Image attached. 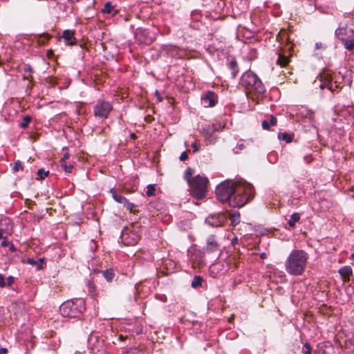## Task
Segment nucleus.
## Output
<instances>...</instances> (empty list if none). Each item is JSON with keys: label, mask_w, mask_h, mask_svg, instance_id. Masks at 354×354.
Instances as JSON below:
<instances>
[{"label": "nucleus", "mask_w": 354, "mask_h": 354, "mask_svg": "<svg viewBox=\"0 0 354 354\" xmlns=\"http://www.w3.org/2000/svg\"><path fill=\"white\" fill-rule=\"evenodd\" d=\"M240 84L244 87L248 97L253 100L262 99L265 96L266 88L259 77L248 71L241 78Z\"/></svg>", "instance_id": "1"}, {"label": "nucleus", "mask_w": 354, "mask_h": 354, "mask_svg": "<svg viewBox=\"0 0 354 354\" xmlns=\"http://www.w3.org/2000/svg\"><path fill=\"white\" fill-rule=\"evenodd\" d=\"M254 189L253 186L244 180H239L233 191L230 201V206L241 207L254 198Z\"/></svg>", "instance_id": "2"}, {"label": "nucleus", "mask_w": 354, "mask_h": 354, "mask_svg": "<svg viewBox=\"0 0 354 354\" xmlns=\"http://www.w3.org/2000/svg\"><path fill=\"white\" fill-rule=\"evenodd\" d=\"M308 254L304 250H297L290 252L285 262L286 271L291 275H301L305 270Z\"/></svg>", "instance_id": "3"}, {"label": "nucleus", "mask_w": 354, "mask_h": 354, "mask_svg": "<svg viewBox=\"0 0 354 354\" xmlns=\"http://www.w3.org/2000/svg\"><path fill=\"white\" fill-rule=\"evenodd\" d=\"M85 302L81 298L67 300L59 307V312L64 317L78 318L85 310Z\"/></svg>", "instance_id": "4"}, {"label": "nucleus", "mask_w": 354, "mask_h": 354, "mask_svg": "<svg viewBox=\"0 0 354 354\" xmlns=\"http://www.w3.org/2000/svg\"><path fill=\"white\" fill-rule=\"evenodd\" d=\"M208 178L205 176L196 175L192 178L189 184L191 195L196 199L203 198L207 192Z\"/></svg>", "instance_id": "5"}, {"label": "nucleus", "mask_w": 354, "mask_h": 354, "mask_svg": "<svg viewBox=\"0 0 354 354\" xmlns=\"http://www.w3.org/2000/svg\"><path fill=\"white\" fill-rule=\"evenodd\" d=\"M236 185V182L234 183L230 180H225L220 183L216 188V195L221 202H227L230 201L233 194V191Z\"/></svg>", "instance_id": "6"}, {"label": "nucleus", "mask_w": 354, "mask_h": 354, "mask_svg": "<svg viewBox=\"0 0 354 354\" xmlns=\"http://www.w3.org/2000/svg\"><path fill=\"white\" fill-rule=\"evenodd\" d=\"M134 36L136 41L139 44L150 45L156 39L154 33L143 28H136Z\"/></svg>", "instance_id": "7"}, {"label": "nucleus", "mask_w": 354, "mask_h": 354, "mask_svg": "<svg viewBox=\"0 0 354 354\" xmlns=\"http://www.w3.org/2000/svg\"><path fill=\"white\" fill-rule=\"evenodd\" d=\"M113 107L110 102L100 100L94 106L93 113L95 118L105 119L108 117Z\"/></svg>", "instance_id": "8"}, {"label": "nucleus", "mask_w": 354, "mask_h": 354, "mask_svg": "<svg viewBox=\"0 0 354 354\" xmlns=\"http://www.w3.org/2000/svg\"><path fill=\"white\" fill-rule=\"evenodd\" d=\"M221 127L220 124H205L202 127L201 132L208 144L212 145L216 142V137L214 133L218 131Z\"/></svg>", "instance_id": "9"}, {"label": "nucleus", "mask_w": 354, "mask_h": 354, "mask_svg": "<svg viewBox=\"0 0 354 354\" xmlns=\"http://www.w3.org/2000/svg\"><path fill=\"white\" fill-rule=\"evenodd\" d=\"M120 239L124 245H134L139 241L140 236L131 230H124L121 232Z\"/></svg>", "instance_id": "10"}, {"label": "nucleus", "mask_w": 354, "mask_h": 354, "mask_svg": "<svg viewBox=\"0 0 354 354\" xmlns=\"http://www.w3.org/2000/svg\"><path fill=\"white\" fill-rule=\"evenodd\" d=\"M201 100L205 107H213L218 102V95L214 92L208 91L203 95Z\"/></svg>", "instance_id": "11"}, {"label": "nucleus", "mask_w": 354, "mask_h": 354, "mask_svg": "<svg viewBox=\"0 0 354 354\" xmlns=\"http://www.w3.org/2000/svg\"><path fill=\"white\" fill-rule=\"evenodd\" d=\"M277 40L281 44L287 47L288 50H292L293 46L290 40L289 33L287 30L282 29L277 36Z\"/></svg>", "instance_id": "12"}, {"label": "nucleus", "mask_w": 354, "mask_h": 354, "mask_svg": "<svg viewBox=\"0 0 354 354\" xmlns=\"http://www.w3.org/2000/svg\"><path fill=\"white\" fill-rule=\"evenodd\" d=\"M0 229H2L6 236L11 234L13 230V223L12 221L8 217L1 218L0 220Z\"/></svg>", "instance_id": "13"}, {"label": "nucleus", "mask_w": 354, "mask_h": 354, "mask_svg": "<svg viewBox=\"0 0 354 354\" xmlns=\"http://www.w3.org/2000/svg\"><path fill=\"white\" fill-rule=\"evenodd\" d=\"M205 251L207 253H213L219 251V246L216 241L215 236L211 235L207 238Z\"/></svg>", "instance_id": "14"}, {"label": "nucleus", "mask_w": 354, "mask_h": 354, "mask_svg": "<svg viewBox=\"0 0 354 354\" xmlns=\"http://www.w3.org/2000/svg\"><path fill=\"white\" fill-rule=\"evenodd\" d=\"M74 34V31L71 30H65L63 32L62 37L67 45H73L76 43V38Z\"/></svg>", "instance_id": "15"}, {"label": "nucleus", "mask_w": 354, "mask_h": 354, "mask_svg": "<svg viewBox=\"0 0 354 354\" xmlns=\"http://www.w3.org/2000/svg\"><path fill=\"white\" fill-rule=\"evenodd\" d=\"M339 273L344 281H347L352 274V269L350 266H344L339 270Z\"/></svg>", "instance_id": "16"}, {"label": "nucleus", "mask_w": 354, "mask_h": 354, "mask_svg": "<svg viewBox=\"0 0 354 354\" xmlns=\"http://www.w3.org/2000/svg\"><path fill=\"white\" fill-rule=\"evenodd\" d=\"M102 12L104 13L109 14L113 17L116 15V14L118 13V10L115 8V7L111 4V2L106 3L102 10Z\"/></svg>", "instance_id": "17"}, {"label": "nucleus", "mask_w": 354, "mask_h": 354, "mask_svg": "<svg viewBox=\"0 0 354 354\" xmlns=\"http://www.w3.org/2000/svg\"><path fill=\"white\" fill-rule=\"evenodd\" d=\"M300 214L297 212L293 213L289 220L288 221V224L291 228H295L296 223L299 222L300 220Z\"/></svg>", "instance_id": "18"}, {"label": "nucleus", "mask_w": 354, "mask_h": 354, "mask_svg": "<svg viewBox=\"0 0 354 354\" xmlns=\"http://www.w3.org/2000/svg\"><path fill=\"white\" fill-rule=\"evenodd\" d=\"M277 124V118L273 116H270L269 121L263 120L262 122V127L263 129L268 130L271 126H274Z\"/></svg>", "instance_id": "19"}, {"label": "nucleus", "mask_w": 354, "mask_h": 354, "mask_svg": "<svg viewBox=\"0 0 354 354\" xmlns=\"http://www.w3.org/2000/svg\"><path fill=\"white\" fill-rule=\"evenodd\" d=\"M229 68L232 70V76L234 78L239 73L238 64L236 59H232L228 64Z\"/></svg>", "instance_id": "20"}, {"label": "nucleus", "mask_w": 354, "mask_h": 354, "mask_svg": "<svg viewBox=\"0 0 354 354\" xmlns=\"http://www.w3.org/2000/svg\"><path fill=\"white\" fill-rule=\"evenodd\" d=\"M335 35L341 41L345 40L346 35V27L337 28L335 30Z\"/></svg>", "instance_id": "21"}, {"label": "nucleus", "mask_w": 354, "mask_h": 354, "mask_svg": "<svg viewBox=\"0 0 354 354\" xmlns=\"http://www.w3.org/2000/svg\"><path fill=\"white\" fill-rule=\"evenodd\" d=\"M277 63V64L280 65L281 67H285L289 63V58H288V57H287L284 55L279 53Z\"/></svg>", "instance_id": "22"}, {"label": "nucleus", "mask_w": 354, "mask_h": 354, "mask_svg": "<svg viewBox=\"0 0 354 354\" xmlns=\"http://www.w3.org/2000/svg\"><path fill=\"white\" fill-rule=\"evenodd\" d=\"M27 262L31 266H36L38 270L43 268L44 260L42 259H39L38 261H36L32 258H28L27 259Z\"/></svg>", "instance_id": "23"}, {"label": "nucleus", "mask_w": 354, "mask_h": 354, "mask_svg": "<svg viewBox=\"0 0 354 354\" xmlns=\"http://www.w3.org/2000/svg\"><path fill=\"white\" fill-rule=\"evenodd\" d=\"M321 87L327 88L332 92H335L336 88H338V86L336 85L335 83H333L331 80H327L322 84Z\"/></svg>", "instance_id": "24"}, {"label": "nucleus", "mask_w": 354, "mask_h": 354, "mask_svg": "<svg viewBox=\"0 0 354 354\" xmlns=\"http://www.w3.org/2000/svg\"><path fill=\"white\" fill-rule=\"evenodd\" d=\"M111 192L112 194V197L116 202H118L119 203H122V204H124L125 202H127V198L125 197L117 194L116 192L113 189H111Z\"/></svg>", "instance_id": "25"}, {"label": "nucleus", "mask_w": 354, "mask_h": 354, "mask_svg": "<svg viewBox=\"0 0 354 354\" xmlns=\"http://www.w3.org/2000/svg\"><path fill=\"white\" fill-rule=\"evenodd\" d=\"M203 278L201 276H194L192 281V287L197 288L202 286Z\"/></svg>", "instance_id": "26"}, {"label": "nucleus", "mask_w": 354, "mask_h": 354, "mask_svg": "<svg viewBox=\"0 0 354 354\" xmlns=\"http://www.w3.org/2000/svg\"><path fill=\"white\" fill-rule=\"evenodd\" d=\"M102 274H103L104 277L108 281H111L115 276V273L112 269H107L106 270H104L102 272Z\"/></svg>", "instance_id": "27"}, {"label": "nucleus", "mask_w": 354, "mask_h": 354, "mask_svg": "<svg viewBox=\"0 0 354 354\" xmlns=\"http://www.w3.org/2000/svg\"><path fill=\"white\" fill-rule=\"evenodd\" d=\"M62 167L64 169L65 172L71 174L73 171V166L71 163H68L67 161H60Z\"/></svg>", "instance_id": "28"}, {"label": "nucleus", "mask_w": 354, "mask_h": 354, "mask_svg": "<svg viewBox=\"0 0 354 354\" xmlns=\"http://www.w3.org/2000/svg\"><path fill=\"white\" fill-rule=\"evenodd\" d=\"M194 174V170L192 168H187L184 174V178L186 180L188 184H189L192 180V175Z\"/></svg>", "instance_id": "29"}, {"label": "nucleus", "mask_w": 354, "mask_h": 354, "mask_svg": "<svg viewBox=\"0 0 354 354\" xmlns=\"http://www.w3.org/2000/svg\"><path fill=\"white\" fill-rule=\"evenodd\" d=\"M344 48L348 50H354V41L353 39H346L342 41Z\"/></svg>", "instance_id": "30"}, {"label": "nucleus", "mask_w": 354, "mask_h": 354, "mask_svg": "<svg viewBox=\"0 0 354 354\" xmlns=\"http://www.w3.org/2000/svg\"><path fill=\"white\" fill-rule=\"evenodd\" d=\"M230 219L234 225H236L240 221V214L238 212H234L230 214Z\"/></svg>", "instance_id": "31"}, {"label": "nucleus", "mask_w": 354, "mask_h": 354, "mask_svg": "<svg viewBox=\"0 0 354 354\" xmlns=\"http://www.w3.org/2000/svg\"><path fill=\"white\" fill-rule=\"evenodd\" d=\"M147 192H146V194H147V196L151 197V196H155V194H156V188H155V185H154L150 184V185H147Z\"/></svg>", "instance_id": "32"}, {"label": "nucleus", "mask_w": 354, "mask_h": 354, "mask_svg": "<svg viewBox=\"0 0 354 354\" xmlns=\"http://www.w3.org/2000/svg\"><path fill=\"white\" fill-rule=\"evenodd\" d=\"M31 120H32V118L30 116H29V115L24 116L23 118L22 122L20 124V127L22 129H26V127H28V126Z\"/></svg>", "instance_id": "33"}, {"label": "nucleus", "mask_w": 354, "mask_h": 354, "mask_svg": "<svg viewBox=\"0 0 354 354\" xmlns=\"http://www.w3.org/2000/svg\"><path fill=\"white\" fill-rule=\"evenodd\" d=\"M49 38H50V37L47 34L40 35L39 36V38H38V40H37L38 44L39 45H44V44H45L48 41Z\"/></svg>", "instance_id": "34"}, {"label": "nucleus", "mask_w": 354, "mask_h": 354, "mask_svg": "<svg viewBox=\"0 0 354 354\" xmlns=\"http://www.w3.org/2000/svg\"><path fill=\"white\" fill-rule=\"evenodd\" d=\"M278 137L279 140H284L287 143L290 142L292 140L290 135L288 134V133H279Z\"/></svg>", "instance_id": "35"}, {"label": "nucleus", "mask_w": 354, "mask_h": 354, "mask_svg": "<svg viewBox=\"0 0 354 354\" xmlns=\"http://www.w3.org/2000/svg\"><path fill=\"white\" fill-rule=\"evenodd\" d=\"M301 352L304 354H312V348L308 342L304 344Z\"/></svg>", "instance_id": "36"}, {"label": "nucleus", "mask_w": 354, "mask_h": 354, "mask_svg": "<svg viewBox=\"0 0 354 354\" xmlns=\"http://www.w3.org/2000/svg\"><path fill=\"white\" fill-rule=\"evenodd\" d=\"M87 288H88V290L89 292V293L92 296H94L95 295V284L92 281H88L87 282Z\"/></svg>", "instance_id": "37"}, {"label": "nucleus", "mask_w": 354, "mask_h": 354, "mask_svg": "<svg viewBox=\"0 0 354 354\" xmlns=\"http://www.w3.org/2000/svg\"><path fill=\"white\" fill-rule=\"evenodd\" d=\"M21 170H23V166L21 162L19 160L15 161L14 163L13 171L15 172H17Z\"/></svg>", "instance_id": "38"}, {"label": "nucleus", "mask_w": 354, "mask_h": 354, "mask_svg": "<svg viewBox=\"0 0 354 354\" xmlns=\"http://www.w3.org/2000/svg\"><path fill=\"white\" fill-rule=\"evenodd\" d=\"M48 171H46L44 169H39L37 171V175L40 179H44L48 174Z\"/></svg>", "instance_id": "39"}, {"label": "nucleus", "mask_w": 354, "mask_h": 354, "mask_svg": "<svg viewBox=\"0 0 354 354\" xmlns=\"http://www.w3.org/2000/svg\"><path fill=\"white\" fill-rule=\"evenodd\" d=\"M124 205L127 207V209L130 210L131 212H136V210H134L136 205L133 203H130L127 200V202L124 203Z\"/></svg>", "instance_id": "40"}, {"label": "nucleus", "mask_w": 354, "mask_h": 354, "mask_svg": "<svg viewBox=\"0 0 354 354\" xmlns=\"http://www.w3.org/2000/svg\"><path fill=\"white\" fill-rule=\"evenodd\" d=\"M187 159H188V153H187V151H183L181 153L180 156V160L181 161H185V160H186Z\"/></svg>", "instance_id": "41"}, {"label": "nucleus", "mask_w": 354, "mask_h": 354, "mask_svg": "<svg viewBox=\"0 0 354 354\" xmlns=\"http://www.w3.org/2000/svg\"><path fill=\"white\" fill-rule=\"evenodd\" d=\"M6 286L4 275L0 274V287L3 288Z\"/></svg>", "instance_id": "42"}, {"label": "nucleus", "mask_w": 354, "mask_h": 354, "mask_svg": "<svg viewBox=\"0 0 354 354\" xmlns=\"http://www.w3.org/2000/svg\"><path fill=\"white\" fill-rule=\"evenodd\" d=\"M14 277L12 276H9L8 278H7V285L8 286H11L13 283H14Z\"/></svg>", "instance_id": "43"}, {"label": "nucleus", "mask_w": 354, "mask_h": 354, "mask_svg": "<svg viewBox=\"0 0 354 354\" xmlns=\"http://www.w3.org/2000/svg\"><path fill=\"white\" fill-rule=\"evenodd\" d=\"M69 158H70L69 153L68 152H65L60 161L66 162Z\"/></svg>", "instance_id": "44"}, {"label": "nucleus", "mask_w": 354, "mask_h": 354, "mask_svg": "<svg viewBox=\"0 0 354 354\" xmlns=\"http://www.w3.org/2000/svg\"><path fill=\"white\" fill-rule=\"evenodd\" d=\"M122 354H136V352L135 349L129 348L123 352Z\"/></svg>", "instance_id": "45"}, {"label": "nucleus", "mask_w": 354, "mask_h": 354, "mask_svg": "<svg viewBox=\"0 0 354 354\" xmlns=\"http://www.w3.org/2000/svg\"><path fill=\"white\" fill-rule=\"evenodd\" d=\"M192 147L193 149V151L194 153H196L199 151V147H198L196 142H194L192 145Z\"/></svg>", "instance_id": "46"}, {"label": "nucleus", "mask_w": 354, "mask_h": 354, "mask_svg": "<svg viewBox=\"0 0 354 354\" xmlns=\"http://www.w3.org/2000/svg\"><path fill=\"white\" fill-rule=\"evenodd\" d=\"M9 250L10 252H15L17 250L16 248L15 247V245L12 244V243H10L9 244Z\"/></svg>", "instance_id": "47"}, {"label": "nucleus", "mask_w": 354, "mask_h": 354, "mask_svg": "<svg viewBox=\"0 0 354 354\" xmlns=\"http://www.w3.org/2000/svg\"><path fill=\"white\" fill-rule=\"evenodd\" d=\"M155 95H156L158 102L162 101V97L160 96V94L159 93V92L158 91H156Z\"/></svg>", "instance_id": "48"}, {"label": "nucleus", "mask_w": 354, "mask_h": 354, "mask_svg": "<svg viewBox=\"0 0 354 354\" xmlns=\"http://www.w3.org/2000/svg\"><path fill=\"white\" fill-rule=\"evenodd\" d=\"M10 242H8V241H6V240L5 239V240H3V241L1 242V246L6 247V246H9V244H10Z\"/></svg>", "instance_id": "49"}, {"label": "nucleus", "mask_w": 354, "mask_h": 354, "mask_svg": "<svg viewBox=\"0 0 354 354\" xmlns=\"http://www.w3.org/2000/svg\"><path fill=\"white\" fill-rule=\"evenodd\" d=\"M6 234L3 232L2 229H0V239H6Z\"/></svg>", "instance_id": "50"}, {"label": "nucleus", "mask_w": 354, "mask_h": 354, "mask_svg": "<svg viewBox=\"0 0 354 354\" xmlns=\"http://www.w3.org/2000/svg\"><path fill=\"white\" fill-rule=\"evenodd\" d=\"M8 353V349L6 348H0V354H6Z\"/></svg>", "instance_id": "51"}, {"label": "nucleus", "mask_w": 354, "mask_h": 354, "mask_svg": "<svg viewBox=\"0 0 354 354\" xmlns=\"http://www.w3.org/2000/svg\"><path fill=\"white\" fill-rule=\"evenodd\" d=\"M315 47L317 49H319L323 47V44L322 43H316Z\"/></svg>", "instance_id": "52"}, {"label": "nucleus", "mask_w": 354, "mask_h": 354, "mask_svg": "<svg viewBox=\"0 0 354 354\" xmlns=\"http://www.w3.org/2000/svg\"><path fill=\"white\" fill-rule=\"evenodd\" d=\"M266 257H267V254H266V253H265V252H262V253L260 254V258H261V259H266Z\"/></svg>", "instance_id": "53"}, {"label": "nucleus", "mask_w": 354, "mask_h": 354, "mask_svg": "<svg viewBox=\"0 0 354 354\" xmlns=\"http://www.w3.org/2000/svg\"><path fill=\"white\" fill-rule=\"evenodd\" d=\"M25 71L31 73L32 71V69L31 68V67L30 66H27L25 68Z\"/></svg>", "instance_id": "54"}, {"label": "nucleus", "mask_w": 354, "mask_h": 354, "mask_svg": "<svg viewBox=\"0 0 354 354\" xmlns=\"http://www.w3.org/2000/svg\"><path fill=\"white\" fill-rule=\"evenodd\" d=\"M237 147L239 148V150H242L244 149L245 147H244L243 144H239L237 145Z\"/></svg>", "instance_id": "55"}, {"label": "nucleus", "mask_w": 354, "mask_h": 354, "mask_svg": "<svg viewBox=\"0 0 354 354\" xmlns=\"http://www.w3.org/2000/svg\"><path fill=\"white\" fill-rule=\"evenodd\" d=\"M237 241H238L237 238H234L232 240V243L234 245L237 243Z\"/></svg>", "instance_id": "56"}, {"label": "nucleus", "mask_w": 354, "mask_h": 354, "mask_svg": "<svg viewBox=\"0 0 354 354\" xmlns=\"http://www.w3.org/2000/svg\"><path fill=\"white\" fill-rule=\"evenodd\" d=\"M124 339V337L122 335H120L119 337V339L123 340Z\"/></svg>", "instance_id": "57"}, {"label": "nucleus", "mask_w": 354, "mask_h": 354, "mask_svg": "<svg viewBox=\"0 0 354 354\" xmlns=\"http://www.w3.org/2000/svg\"><path fill=\"white\" fill-rule=\"evenodd\" d=\"M70 1H72V2H77V1H79L80 0H70Z\"/></svg>", "instance_id": "58"}, {"label": "nucleus", "mask_w": 354, "mask_h": 354, "mask_svg": "<svg viewBox=\"0 0 354 354\" xmlns=\"http://www.w3.org/2000/svg\"><path fill=\"white\" fill-rule=\"evenodd\" d=\"M351 258H352V259L354 261V253H353V254H351Z\"/></svg>", "instance_id": "59"}, {"label": "nucleus", "mask_w": 354, "mask_h": 354, "mask_svg": "<svg viewBox=\"0 0 354 354\" xmlns=\"http://www.w3.org/2000/svg\"><path fill=\"white\" fill-rule=\"evenodd\" d=\"M173 50L176 51L177 49H176V47H174V48H173Z\"/></svg>", "instance_id": "60"}]
</instances>
